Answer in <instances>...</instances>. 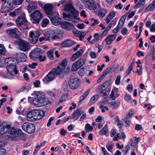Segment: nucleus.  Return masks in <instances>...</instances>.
<instances>
[{"mask_svg":"<svg viewBox=\"0 0 155 155\" xmlns=\"http://www.w3.org/2000/svg\"><path fill=\"white\" fill-rule=\"evenodd\" d=\"M67 64V60L65 59H63L61 63L58 66L57 68H53L42 79L43 81L45 83L51 81L55 78V75H59L62 73L65 68Z\"/></svg>","mask_w":155,"mask_h":155,"instance_id":"nucleus-1","label":"nucleus"},{"mask_svg":"<svg viewBox=\"0 0 155 155\" xmlns=\"http://www.w3.org/2000/svg\"><path fill=\"white\" fill-rule=\"evenodd\" d=\"M18 46V48L24 52L30 49V44L28 42L21 39H18L15 41Z\"/></svg>","mask_w":155,"mask_h":155,"instance_id":"nucleus-2","label":"nucleus"},{"mask_svg":"<svg viewBox=\"0 0 155 155\" xmlns=\"http://www.w3.org/2000/svg\"><path fill=\"white\" fill-rule=\"evenodd\" d=\"M2 1V5L5 11L10 12L13 10L14 8V0H1Z\"/></svg>","mask_w":155,"mask_h":155,"instance_id":"nucleus-3","label":"nucleus"},{"mask_svg":"<svg viewBox=\"0 0 155 155\" xmlns=\"http://www.w3.org/2000/svg\"><path fill=\"white\" fill-rule=\"evenodd\" d=\"M30 19L33 23H38L43 18V15L38 10H35L30 15Z\"/></svg>","mask_w":155,"mask_h":155,"instance_id":"nucleus-4","label":"nucleus"},{"mask_svg":"<svg viewBox=\"0 0 155 155\" xmlns=\"http://www.w3.org/2000/svg\"><path fill=\"white\" fill-rule=\"evenodd\" d=\"M72 15V16L70 14H66L65 12L63 13V17L65 18V19L68 21H71L73 22H75L74 20H73V18L76 19L78 15H79V12H78L74 8H73L70 12Z\"/></svg>","mask_w":155,"mask_h":155,"instance_id":"nucleus-5","label":"nucleus"},{"mask_svg":"<svg viewBox=\"0 0 155 155\" xmlns=\"http://www.w3.org/2000/svg\"><path fill=\"white\" fill-rule=\"evenodd\" d=\"M86 60L83 58H81L73 63L72 65L71 70L76 71L83 66L85 63Z\"/></svg>","mask_w":155,"mask_h":155,"instance_id":"nucleus-6","label":"nucleus"},{"mask_svg":"<svg viewBox=\"0 0 155 155\" xmlns=\"http://www.w3.org/2000/svg\"><path fill=\"white\" fill-rule=\"evenodd\" d=\"M81 84V80L78 78H71L68 82V85L69 87L72 90L78 88L80 85Z\"/></svg>","mask_w":155,"mask_h":155,"instance_id":"nucleus-7","label":"nucleus"},{"mask_svg":"<svg viewBox=\"0 0 155 155\" xmlns=\"http://www.w3.org/2000/svg\"><path fill=\"white\" fill-rule=\"evenodd\" d=\"M22 130L28 134H31L34 133L35 129V126L31 123H24L22 126Z\"/></svg>","mask_w":155,"mask_h":155,"instance_id":"nucleus-8","label":"nucleus"},{"mask_svg":"<svg viewBox=\"0 0 155 155\" xmlns=\"http://www.w3.org/2000/svg\"><path fill=\"white\" fill-rule=\"evenodd\" d=\"M84 7L90 10H94L97 7V4L94 0H83Z\"/></svg>","mask_w":155,"mask_h":155,"instance_id":"nucleus-9","label":"nucleus"},{"mask_svg":"<svg viewBox=\"0 0 155 155\" xmlns=\"http://www.w3.org/2000/svg\"><path fill=\"white\" fill-rule=\"evenodd\" d=\"M40 32L38 31H31L29 34V41L32 44H35L36 43L38 38L40 35Z\"/></svg>","mask_w":155,"mask_h":155,"instance_id":"nucleus-10","label":"nucleus"},{"mask_svg":"<svg viewBox=\"0 0 155 155\" xmlns=\"http://www.w3.org/2000/svg\"><path fill=\"white\" fill-rule=\"evenodd\" d=\"M6 33L9 37L16 39L19 38L21 35L20 31L15 28L7 30Z\"/></svg>","mask_w":155,"mask_h":155,"instance_id":"nucleus-11","label":"nucleus"},{"mask_svg":"<svg viewBox=\"0 0 155 155\" xmlns=\"http://www.w3.org/2000/svg\"><path fill=\"white\" fill-rule=\"evenodd\" d=\"M43 53L44 51L43 50L39 48H36L32 50L29 54V56L31 59L35 60Z\"/></svg>","mask_w":155,"mask_h":155,"instance_id":"nucleus-12","label":"nucleus"},{"mask_svg":"<svg viewBox=\"0 0 155 155\" xmlns=\"http://www.w3.org/2000/svg\"><path fill=\"white\" fill-rule=\"evenodd\" d=\"M11 125L6 122H3L0 124V135L9 131Z\"/></svg>","mask_w":155,"mask_h":155,"instance_id":"nucleus-13","label":"nucleus"},{"mask_svg":"<svg viewBox=\"0 0 155 155\" xmlns=\"http://www.w3.org/2000/svg\"><path fill=\"white\" fill-rule=\"evenodd\" d=\"M16 21L17 25L19 27L25 24L27 22L25 14L23 13L22 15H19Z\"/></svg>","mask_w":155,"mask_h":155,"instance_id":"nucleus-14","label":"nucleus"},{"mask_svg":"<svg viewBox=\"0 0 155 155\" xmlns=\"http://www.w3.org/2000/svg\"><path fill=\"white\" fill-rule=\"evenodd\" d=\"M43 8L46 14L48 16L54 14L52 10L54 7L51 4H47L43 7Z\"/></svg>","mask_w":155,"mask_h":155,"instance_id":"nucleus-15","label":"nucleus"},{"mask_svg":"<svg viewBox=\"0 0 155 155\" xmlns=\"http://www.w3.org/2000/svg\"><path fill=\"white\" fill-rule=\"evenodd\" d=\"M116 37L115 34L110 35L105 38L102 42V45H103L104 42H105L107 45H110L112 42L115 39Z\"/></svg>","mask_w":155,"mask_h":155,"instance_id":"nucleus-16","label":"nucleus"},{"mask_svg":"<svg viewBox=\"0 0 155 155\" xmlns=\"http://www.w3.org/2000/svg\"><path fill=\"white\" fill-rule=\"evenodd\" d=\"M6 68L8 71L12 75L17 74L18 73L16 66L15 65L7 64Z\"/></svg>","mask_w":155,"mask_h":155,"instance_id":"nucleus-17","label":"nucleus"},{"mask_svg":"<svg viewBox=\"0 0 155 155\" xmlns=\"http://www.w3.org/2000/svg\"><path fill=\"white\" fill-rule=\"evenodd\" d=\"M84 113V111L82 110L81 109H78L73 112L71 117L74 120H76L78 119L81 115L83 114Z\"/></svg>","mask_w":155,"mask_h":155,"instance_id":"nucleus-18","label":"nucleus"},{"mask_svg":"<svg viewBox=\"0 0 155 155\" xmlns=\"http://www.w3.org/2000/svg\"><path fill=\"white\" fill-rule=\"evenodd\" d=\"M76 42L70 39H67L62 42L61 46L62 48L72 46L76 44Z\"/></svg>","mask_w":155,"mask_h":155,"instance_id":"nucleus-19","label":"nucleus"},{"mask_svg":"<svg viewBox=\"0 0 155 155\" xmlns=\"http://www.w3.org/2000/svg\"><path fill=\"white\" fill-rule=\"evenodd\" d=\"M35 116L34 121L39 120L42 118L45 115V113L43 110H34Z\"/></svg>","mask_w":155,"mask_h":155,"instance_id":"nucleus-20","label":"nucleus"},{"mask_svg":"<svg viewBox=\"0 0 155 155\" xmlns=\"http://www.w3.org/2000/svg\"><path fill=\"white\" fill-rule=\"evenodd\" d=\"M48 17L52 23L54 25H58L61 23V19L58 17L54 15V14Z\"/></svg>","mask_w":155,"mask_h":155,"instance_id":"nucleus-21","label":"nucleus"},{"mask_svg":"<svg viewBox=\"0 0 155 155\" xmlns=\"http://www.w3.org/2000/svg\"><path fill=\"white\" fill-rule=\"evenodd\" d=\"M62 28L67 30H70L73 27L72 24L66 21H63L61 23Z\"/></svg>","mask_w":155,"mask_h":155,"instance_id":"nucleus-22","label":"nucleus"},{"mask_svg":"<svg viewBox=\"0 0 155 155\" xmlns=\"http://www.w3.org/2000/svg\"><path fill=\"white\" fill-rule=\"evenodd\" d=\"M35 116L34 110L29 111L27 115V119L28 121H34Z\"/></svg>","mask_w":155,"mask_h":155,"instance_id":"nucleus-23","label":"nucleus"},{"mask_svg":"<svg viewBox=\"0 0 155 155\" xmlns=\"http://www.w3.org/2000/svg\"><path fill=\"white\" fill-rule=\"evenodd\" d=\"M104 36L102 35V33L101 34H99L97 33H95L93 35L94 38L91 41L90 43L92 44L98 41L100 39L101 37Z\"/></svg>","mask_w":155,"mask_h":155,"instance_id":"nucleus-24","label":"nucleus"},{"mask_svg":"<svg viewBox=\"0 0 155 155\" xmlns=\"http://www.w3.org/2000/svg\"><path fill=\"white\" fill-rule=\"evenodd\" d=\"M106 89L102 85L99 86L96 90V91L101 93V95L102 96H106L107 95L105 91Z\"/></svg>","mask_w":155,"mask_h":155,"instance_id":"nucleus-25","label":"nucleus"},{"mask_svg":"<svg viewBox=\"0 0 155 155\" xmlns=\"http://www.w3.org/2000/svg\"><path fill=\"white\" fill-rule=\"evenodd\" d=\"M99 134L101 135H104L106 136H108L109 134V131L107 125H105V126L100 130Z\"/></svg>","mask_w":155,"mask_h":155,"instance_id":"nucleus-26","label":"nucleus"},{"mask_svg":"<svg viewBox=\"0 0 155 155\" xmlns=\"http://www.w3.org/2000/svg\"><path fill=\"white\" fill-rule=\"evenodd\" d=\"M110 107L113 109H116L118 107L120 104V101L119 100H117L114 101L109 103Z\"/></svg>","mask_w":155,"mask_h":155,"instance_id":"nucleus-27","label":"nucleus"},{"mask_svg":"<svg viewBox=\"0 0 155 155\" xmlns=\"http://www.w3.org/2000/svg\"><path fill=\"white\" fill-rule=\"evenodd\" d=\"M155 8V0H153L144 10L147 12L153 10Z\"/></svg>","mask_w":155,"mask_h":155,"instance_id":"nucleus-28","label":"nucleus"},{"mask_svg":"<svg viewBox=\"0 0 155 155\" xmlns=\"http://www.w3.org/2000/svg\"><path fill=\"white\" fill-rule=\"evenodd\" d=\"M36 4L34 2H31L28 6V10L29 13H31L33 10L36 8Z\"/></svg>","mask_w":155,"mask_h":155,"instance_id":"nucleus-29","label":"nucleus"},{"mask_svg":"<svg viewBox=\"0 0 155 155\" xmlns=\"http://www.w3.org/2000/svg\"><path fill=\"white\" fill-rule=\"evenodd\" d=\"M18 63L17 60L13 58H9L8 59L7 64L15 65L16 66Z\"/></svg>","mask_w":155,"mask_h":155,"instance_id":"nucleus-30","label":"nucleus"},{"mask_svg":"<svg viewBox=\"0 0 155 155\" xmlns=\"http://www.w3.org/2000/svg\"><path fill=\"white\" fill-rule=\"evenodd\" d=\"M115 16V14L114 12H110L105 19L106 23L107 24H108Z\"/></svg>","mask_w":155,"mask_h":155,"instance_id":"nucleus-31","label":"nucleus"},{"mask_svg":"<svg viewBox=\"0 0 155 155\" xmlns=\"http://www.w3.org/2000/svg\"><path fill=\"white\" fill-rule=\"evenodd\" d=\"M10 130V134L12 135L19 134H21V130L20 129H15L14 127L10 128L9 130Z\"/></svg>","mask_w":155,"mask_h":155,"instance_id":"nucleus-32","label":"nucleus"},{"mask_svg":"<svg viewBox=\"0 0 155 155\" xmlns=\"http://www.w3.org/2000/svg\"><path fill=\"white\" fill-rule=\"evenodd\" d=\"M19 60L22 62H25L26 61L27 56L25 54L23 53H19L17 54Z\"/></svg>","mask_w":155,"mask_h":155,"instance_id":"nucleus-33","label":"nucleus"},{"mask_svg":"<svg viewBox=\"0 0 155 155\" xmlns=\"http://www.w3.org/2000/svg\"><path fill=\"white\" fill-rule=\"evenodd\" d=\"M33 104L35 106L41 107V105L40 103V97L37 96V97L33 100Z\"/></svg>","mask_w":155,"mask_h":155,"instance_id":"nucleus-34","label":"nucleus"},{"mask_svg":"<svg viewBox=\"0 0 155 155\" xmlns=\"http://www.w3.org/2000/svg\"><path fill=\"white\" fill-rule=\"evenodd\" d=\"M90 91V89L88 90L87 91H85L83 95L80 97H79V103H81V102L83 101L84 99H85L87 96L88 95Z\"/></svg>","mask_w":155,"mask_h":155,"instance_id":"nucleus-35","label":"nucleus"},{"mask_svg":"<svg viewBox=\"0 0 155 155\" xmlns=\"http://www.w3.org/2000/svg\"><path fill=\"white\" fill-rule=\"evenodd\" d=\"M77 36L79 37V39L81 41H82L83 38L84 37L85 35H86L87 32L85 31H77Z\"/></svg>","mask_w":155,"mask_h":155,"instance_id":"nucleus-36","label":"nucleus"},{"mask_svg":"<svg viewBox=\"0 0 155 155\" xmlns=\"http://www.w3.org/2000/svg\"><path fill=\"white\" fill-rule=\"evenodd\" d=\"M107 11L105 9H102L99 10L98 14L99 16L101 17H104L106 15Z\"/></svg>","mask_w":155,"mask_h":155,"instance_id":"nucleus-37","label":"nucleus"},{"mask_svg":"<svg viewBox=\"0 0 155 155\" xmlns=\"http://www.w3.org/2000/svg\"><path fill=\"white\" fill-rule=\"evenodd\" d=\"M74 7L70 3L66 4L64 6V10L65 11L70 12Z\"/></svg>","mask_w":155,"mask_h":155,"instance_id":"nucleus-38","label":"nucleus"},{"mask_svg":"<svg viewBox=\"0 0 155 155\" xmlns=\"http://www.w3.org/2000/svg\"><path fill=\"white\" fill-rule=\"evenodd\" d=\"M68 94H63L61 97L59 103H61L65 101L68 99Z\"/></svg>","mask_w":155,"mask_h":155,"instance_id":"nucleus-39","label":"nucleus"},{"mask_svg":"<svg viewBox=\"0 0 155 155\" xmlns=\"http://www.w3.org/2000/svg\"><path fill=\"white\" fill-rule=\"evenodd\" d=\"M145 0H140L139 1L135 6L134 8H139L140 6L143 5L145 3Z\"/></svg>","mask_w":155,"mask_h":155,"instance_id":"nucleus-40","label":"nucleus"},{"mask_svg":"<svg viewBox=\"0 0 155 155\" xmlns=\"http://www.w3.org/2000/svg\"><path fill=\"white\" fill-rule=\"evenodd\" d=\"M99 97V95L96 94L93 96L91 98L89 104L90 105L94 103Z\"/></svg>","mask_w":155,"mask_h":155,"instance_id":"nucleus-41","label":"nucleus"},{"mask_svg":"<svg viewBox=\"0 0 155 155\" xmlns=\"http://www.w3.org/2000/svg\"><path fill=\"white\" fill-rule=\"evenodd\" d=\"M54 51L52 50H51L48 51L47 53V56L51 60H53L54 59L53 56Z\"/></svg>","mask_w":155,"mask_h":155,"instance_id":"nucleus-42","label":"nucleus"},{"mask_svg":"<svg viewBox=\"0 0 155 155\" xmlns=\"http://www.w3.org/2000/svg\"><path fill=\"white\" fill-rule=\"evenodd\" d=\"M6 53V49L4 46L2 44H0V55H4Z\"/></svg>","mask_w":155,"mask_h":155,"instance_id":"nucleus-43","label":"nucleus"},{"mask_svg":"<svg viewBox=\"0 0 155 155\" xmlns=\"http://www.w3.org/2000/svg\"><path fill=\"white\" fill-rule=\"evenodd\" d=\"M118 89L117 88H115L114 90H112L111 91V94L110 95V98H111L112 100H114L115 99V96H114V92H117L118 91Z\"/></svg>","mask_w":155,"mask_h":155,"instance_id":"nucleus-44","label":"nucleus"},{"mask_svg":"<svg viewBox=\"0 0 155 155\" xmlns=\"http://www.w3.org/2000/svg\"><path fill=\"white\" fill-rule=\"evenodd\" d=\"M134 110H130L127 115L125 117V119H128L130 117H131L134 114Z\"/></svg>","mask_w":155,"mask_h":155,"instance_id":"nucleus-45","label":"nucleus"},{"mask_svg":"<svg viewBox=\"0 0 155 155\" xmlns=\"http://www.w3.org/2000/svg\"><path fill=\"white\" fill-rule=\"evenodd\" d=\"M49 23V20L47 18H45L42 20L41 26L42 27H45Z\"/></svg>","mask_w":155,"mask_h":155,"instance_id":"nucleus-46","label":"nucleus"},{"mask_svg":"<svg viewBox=\"0 0 155 155\" xmlns=\"http://www.w3.org/2000/svg\"><path fill=\"white\" fill-rule=\"evenodd\" d=\"M111 68L110 67H108L104 71L103 74L105 76H106L107 74L111 72Z\"/></svg>","mask_w":155,"mask_h":155,"instance_id":"nucleus-47","label":"nucleus"},{"mask_svg":"<svg viewBox=\"0 0 155 155\" xmlns=\"http://www.w3.org/2000/svg\"><path fill=\"white\" fill-rule=\"evenodd\" d=\"M46 57L45 55L42 56V54H41L38 57V60L40 62H43L46 60Z\"/></svg>","mask_w":155,"mask_h":155,"instance_id":"nucleus-48","label":"nucleus"},{"mask_svg":"<svg viewBox=\"0 0 155 155\" xmlns=\"http://www.w3.org/2000/svg\"><path fill=\"white\" fill-rule=\"evenodd\" d=\"M99 108L101 109V112L104 113L105 112V109L106 110H109L108 108L106 106H103L101 105L99 106Z\"/></svg>","mask_w":155,"mask_h":155,"instance_id":"nucleus-49","label":"nucleus"},{"mask_svg":"<svg viewBox=\"0 0 155 155\" xmlns=\"http://www.w3.org/2000/svg\"><path fill=\"white\" fill-rule=\"evenodd\" d=\"M84 53L83 50L82 49H80L76 52L75 54L76 55L78 58L82 55Z\"/></svg>","mask_w":155,"mask_h":155,"instance_id":"nucleus-50","label":"nucleus"},{"mask_svg":"<svg viewBox=\"0 0 155 155\" xmlns=\"http://www.w3.org/2000/svg\"><path fill=\"white\" fill-rule=\"evenodd\" d=\"M89 55L91 58L92 59H94L97 57L96 54L94 51H91L90 52Z\"/></svg>","mask_w":155,"mask_h":155,"instance_id":"nucleus-51","label":"nucleus"},{"mask_svg":"<svg viewBox=\"0 0 155 155\" xmlns=\"http://www.w3.org/2000/svg\"><path fill=\"white\" fill-rule=\"evenodd\" d=\"M130 147L128 145H127L124 148L122 152L124 154H126L130 149Z\"/></svg>","mask_w":155,"mask_h":155,"instance_id":"nucleus-52","label":"nucleus"},{"mask_svg":"<svg viewBox=\"0 0 155 155\" xmlns=\"http://www.w3.org/2000/svg\"><path fill=\"white\" fill-rule=\"evenodd\" d=\"M2 76L4 78H8L9 73L6 71H2L1 73Z\"/></svg>","mask_w":155,"mask_h":155,"instance_id":"nucleus-53","label":"nucleus"},{"mask_svg":"<svg viewBox=\"0 0 155 155\" xmlns=\"http://www.w3.org/2000/svg\"><path fill=\"white\" fill-rule=\"evenodd\" d=\"M40 103L41 105V106L45 105L46 103H45V99L41 96H40Z\"/></svg>","mask_w":155,"mask_h":155,"instance_id":"nucleus-54","label":"nucleus"},{"mask_svg":"<svg viewBox=\"0 0 155 155\" xmlns=\"http://www.w3.org/2000/svg\"><path fill=\"white\" fill-rule=\"evenodd\" d=\"M24 0H14V3L15 5H18L21 4Z\"/></svg>","mask_w":155,"mask_h":155,"instance_id":"nucleus-55","label":"nucleus"},{"mask_svg":"<svg viewBox=\"0 0 155 155\" xmlns=\"http://www.w3.org/2000/svg\"><path fill=\"white\" fill-rule=\"evenodd\" d=\"M50 35L49 33H48V31L45 33L44 35V37L45 38V40H49L50 38Z\"/></svg>","mask_w":155,"mask_h":155,"instance_id":"nucleus-56","label":"nucleus"},{"mask_svg":"<svg viewBox=\"0 0 155 155\" xmlns=\"http://www.w3.org/2000/svg\"><path fill=\"white\" fill-rule=\"evenodd\" d=\"M124 99L126 101H129L132 99L131 96L128 94H127L124 96Z\"/></svg>","mask_w":155,"mask_h":155,"instance_id":"nucleus-57","label":"nucleus"},{"mask_svg":"<svg viewBox=\"0 0 155 155\" xmlns=\"http://www.w3.org/2000/svg\"><path fill=\"white\" fill-rule=\"evenodd\" d=\"M120 78H121L120 76V75H118L117 76V77L115 80V84L117 85H118L120 83Z\"/></svg>","mask_w":155,"mask_h":155,"instance_id":"nucleus-58","label":"nucleus"},{"mask_svg":"<svg viewBox=\"0 0 155 155\" xmlns=\"http://www.w3.org/2000/svg\"><path fill=\"white\" fill-rule=\"evenodd\" d=\"M132 70V69L128 67L124 74V77H126V76L129 74L130 73Z\"/></svg>","mask_w":155,"mask_h":155,"instance_id":"nucleus-59","label":"nucleus"},{"mask_svg":"<svg viewBox=\"0 0 155 155\" xmlns=\"http://www.w3.org/2000/svg\"><path fill=\"white\" fill-rule=\"evenodd\" d=\"M106 147L107 150L110 152L113 153L112 149L113 148V146L112 145H107L106 146Z\"/></svg>","mask_w":155,"mask_h":155,"instance_id":"nucleus-60","label":"nucleus"},{"mask_svg":"<svg viewBox=\"0 0 155 155\" xmlns=\"http://www.w3.org/2000/svg\"><path fill=\"white\" fill-rule=\"evenodd\" d=\"M128 31L126 28L124 27L123 28L121 31V34L124 35L127 34V33Z\"/></svg>","mask_w":155,"mask_h":155,"instance_id":"nucleus-61","label":"nucleus"},{"mask_svg":"<svg viewBox=\"0 0 155 155\" xmlns=\"http://www.w3.org/2000/svg\"><path fill=\"white\" fill-rule=\"evenodd\" d=\"M85 74V72L83 69H81L78 71V74L81 76H83Z\"/></svg>","mask_w":155,"mask_h":155,"instance_id":"nucleus-62","label":"nucleus"},{"mask_svg":"<svg viewBox=\"0 0 155 155\" xmlns=\"http://www.w3.org/2000/svg\"><path fill=\"white\" fill-rule=\"evenodd\" d=\"M120 133H117L116 135L113 137V140L114 141H118V138L120 137Z\"/></svg>","mask_w":155,"mask_h":155,"instance_id":"nucleus-63","label":"nucleus"},{"mask_svg":"<svg viewBox=\"0 0 155 155\" xmlns=\"http://www.w3.org/2000/svg\"><path fill=\"white\" fill-rule=\"evenodd\" d=\"M33 85L35 87H39L40 84V81L39 80H36L33 82Z\"/></svg>","mask_w":155,"mask_h":155,"instance_id":"nucleus-64","label":"nucleus"}]
</instances>
